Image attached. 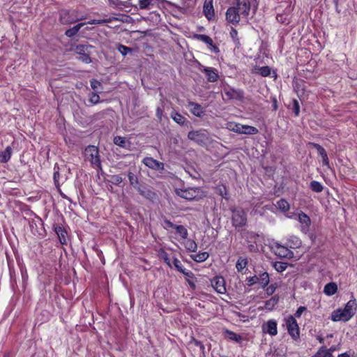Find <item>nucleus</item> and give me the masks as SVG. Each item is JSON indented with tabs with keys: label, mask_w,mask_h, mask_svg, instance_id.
Returning a JSON list of instances; mask_svg holds the SVG:
<instances>
[{
	"label": "nucleus",
	"mask_w": 357,
	"mask_h": 357,
	"mask_svg": "<svg viewBox=\"0 0 357 357\" xmlns=\"http://www.w3.org/2000/svg\"><path fill=\"white\" fill-rule=\"evenodd\" d=\"M357 310V302L355 298L349 300L344 308H338L331 314V320L333 321H347L355 314Z\"/></svg>",
	"instance_id": "f257e3e1"
},
{
	"label": "nucleus",
	"mask_w": 357,
	"mask_h": 357,
	"mask_svg": "<svg viewBox=\"0 0 357 357\" xmlns=\"http://www.w3.org/2000/svg\"><path fill=\"white\" fill-rule=\"evenodd\" d=\"M291 219L298 222V228L302 233L307 234L310 232L312 221L307 214L296 208L291 213Z\"/></svg>",
	"instance_id": "f03ea898"
},
{
	"label": "nucleus",
	"mask_w": 357,
	"mask_h": 357,
	"mask_svg": "<svg viewBox=\"0 0 357 357\" xmlns=\"http://www.w3.org/2000/svg\"><path fill=\"white\" fill-rule=\"evenodd\" d=\"M84 157L86 161H89L94 168L101 169V161L99 149L93 145H89L84 151Z\"/></svg>",
	"instance_id": "7ed1b4c3"
},
{
	"label": "nucleus",
	"mask_w": 357,
	"mask_h": 357,
	"mask_svg": "<svg viewBox=\"0 0 357 357\" xmlns=\"http://www.w3.org/2000/svg\"><path fill=\"white\" fill-rule=\"evenodd\" d=\"M231 211V223L236 228H241L247 224V214L241 208H233Z\"/></svg>",
	"instance_id": "20e7f679"
},
{
	"label": "nucleus",
	"mask_w": 357,
	"mask_h": 357,
	"mask_svg": "<svg viewBox=\"0 0 357 357\" xmlns=\"http://www.w3.org/2000/svg\"><path fill=\"white\" fill-rule=\"evenodd\" d=\"M82 20L76 10L63 9L59 12V21L62 24H73Z\"/></svg>",
	"instance_id": "39448f33"
},
{
	"label": "nucleus",
	"mask_w": 357,
	"mask_h": 357,
	"mask_svg": "<svg viewBox=\"0 0 357 357\" xmlns=\"http://www.w3.org/2000/svg\"><path fill=\"white\" fill-rule=\"evenodd\" d=\"M236 5L234 6L238 8L242 17L247 18L249 15L252 7L256 9L255 0H235Z\"/></svg>",
	"instance_id": "423d86ee"
},
{
	"label": "nucleus",
	"mask_w": 357,
	"mask_h": 357,
	"mask_svg": "<svg viewBox=\"0 0 357 357\" xmlns=\"http://www.w3.org/2000/svg\"><path fill=\"white\" fill-rule=\"evenodd\" d=\"M193 38L197 40L202 41L207 45L208 48L211 52L218 54L220 52L219 47L214 44L213 39L205 34H195Z\"/></svg>",
	"instance_id": "0eeeda50"
},
{
	"label": "nucleus",
	"mask_w": 357,
	"mask_h": 357,
	"mask_svg": "<svg viewBox=\"0 0 357 357\" xmlns=\"http://www.w3.org/2000/svg\"><path fill=\"white\" fill-rule=\"evenodd\" d=\"M242 17L238 8L231 6L227 8L226 12V20L233 25H237Z\"/></svg>",
	"instance_id": "6e6552de"
},
{
	"label": "nucleus",
	"mask_w": 357,
	"mask_h": 357,
	"mask_svg": "<svg viewBox=\"0 0 357 357\" xmlns=\"http://www.w3.org/2000/svg\"><path fill=\"white\" fill-rule=\"evenodd\" d=\"M199 70L202 73H204L208 82H215L218 80L220 76L217 69L213 67L201 66Z\"/></svg>",
	"instance_id": "1a4fd4ad"
},
{
	"label": "nucleus",
	"mask_w": 357,
	"mask_h": 357,
	"mask_svg": "<svg viewBox=\"0 0 357 357\" xmlns=\"http://www.w3.org/2000/svg\"><path fill=\"white\" fill-rule=\"evenodd\" d=\"M164 223L166 225L165 228H172L176 230V234L182 238L187 239L188 236V229L183 225H177L172 222L168 219L164 220Z\"/></svg>",
	"instance_id": "9d476101"
},
{
	"label": "nucleus",
	"mask_w": 357,
	"mask_h": 357,
	"mask_svg": "<svg viewBox=\"0 0 357 357\" xmlns=\"http://www.w3.org/2000/svg\"><path fill=\"white\" fill-rule=\"evenodd\" d=\"M199 193V188H190L188 189H181L177 192V194L181 197L188 199V200H193L195 199Z\"/></svg>",
	"instance_id": "9b49d317"
},
{
	"label": "nucleus",
	"mask_w": 357,
	"mask_h": 357,
	"mask_svg": "<svg viewBox=\"0 0 357 357\" xmlns=\"http://www.w3.org/2000/svg\"><path fill=\"white\" fill-rule=\"evenodd\" d=\"M211 286L218 294H225L227 291L225 280L222 276H215L211 280Z\"/></svg>",
	"instance_id": "f8f14e48"
},
{
	"label": "nucleus",
	"mask_w": 357,
	"mask_h": 357,
	"mask_svg": "<svg viewBox=\"0 0 357 357\" xmlns=\"http://www.w3.org/2000/svg\"><path fill=\"white\" fill-rule=\"evenodd\" d=\"M53 228L59 238L60 243L62 245H67L68 232L64 227L61 224H54L53 225Z\"/></svg>",
	"instance_id": "ddd939ff"
},
{
	"label": "nucleus",
	"mask_w": 357,
	"mask_h": 357,
	"mask_svg": "<svg viewBox=\"0 0 357 357\" xmlns=\"http://www.w3.org/2000/svg\"><path fill=\"white\" fill-rule=\"evenodd\" d=\"M270 248L271 250L278 257L282 258L287 257L289 253V250L284 246L280 245L278 242H273L271 243Z\"/></svg>",
	"instance_id": "4468645a"
},
{
	"label": "nucleus",
	"mask_w": 357,
	"mask_h": 357,
	"mask_svg": "<svg viewBox=\"0 0 357 357\" xmlns=\"http://www.w3.org/2000/svg\"><path fill=\"white\" fill-rule=\"evenodd\" d=\"M142 162L149 168L153 170H163L165 165L151 157H146L143 159Z\"/></svg>",
	"instance_id": "2eb2a0df"
},
{
	"label": "nucleus",
	"mask_w": 357,
	"mask_h": 357,
	"mask_svg": "<svg viewBox=\"0 0 357 357\" xmlns=\"http://www.w3.org/2000/svg\"><path fill=\"white\" fill-rule=\"evenodd\" d=\"M203 13L207 20H211L215 17L213 0H205L203 6Z\"/></svg>",
	"instance_id": "dca6fc26"
},
{
	"label": "nucleus",
	"mask_w": 357,
	"mask_h": 357,
	"mask_svg": "<svg viewBox=\"0 0 357 357\" xmlns=\"http://www.w3.org/2000/svg\"><path fill=\"white\" fill-rule=\"evenodd\" d=\"M161 0H139L138 6L140 10H151L158 7Z\"/></svg>",
	"instance_id": "f3484780"
},
{
	"label": "nucleus",
	"mask_w": 357,
	"mask_h": 357,
	"mask_svg": "<svg viewBox=\"0 0 357 357\" xmlns=\"http://www.w3.org/2000/svg\"><path fill=\"white\" fill-rule=\"evenodd\" d=\"M188 107L190 111V112L197 116V117H202L203 114H204V109L202 107V106L197 102L190 101L188 102Z\"/></svg>",
	"instance_id": "a211bd4d"
},
{
	"label": "nucleus",
	"mask_w": 357,
	"mask_h": 357,
	"mask_svg": "<svg viewBox=\"0 0 357 357\" xmlns=\"http://www.w3.org/2000/svg\"><path fill=\"white\" fill-rule=\"evenodd\" d=\"M276 19L278 22L288 25L290 23V8L289 6H287L285 9L281 13H278L276 16Z\"/></svg>",
	"instance_id": "6ab92c4d"
},
{
	"label": "nucleus",
	"mask_w": 357,
	"mask_h": 357,
	"mask_svg": "<svg viewBox=\"0 0 357 357\" xmlns=\"http://www.w3.org/2000/svg\"><path fill=\"white\" fill-rule=\"evenodd\" d=\"M269 275L267 272H263L257 275L256 284L259 285V288L265 289L269 284Z\"/></svg>",
	"instance_id": "aec40b11"
},
{
	"label": "nucleus",
	"mask_w": 357,
	"mask_h": 357,
	"mask_svg": "<svg viewBox=\"0 0 357 357\" xmlns=\"http://www.w3.org/2000/svg\"><path fill=\"white\" fill-rule=\"evenodd\" d=\"M310 145L317 149L319 155L321 157L323 160V165H328L329 160L326 150L321 145L317 143L310 142Z\"/></svg>",
	"instance_id": "412c9836"
},
{
	"label": "nucleus",
	"mask_w": 357,
	"mask_h": 357,
	"mask_svg": "<svg viewBox=\"0 0 357 357\" xmlns=\"http://www.w3.org/2000/svg\"><path fill=\"white\" fill-rule=\"evenodd\" d=\"M188 137L189 139L197 143H202L204 142L206 136L201 130H192L188 132Z\"/></svg>",
	"instance_id": "4be33fe9"
},
{
	"label": "nucleus",
	"mask_w": 357,
	"mask_h": 357,
	"mask_svg": "<svg viewBox=\"0 0 357 357\" xmlns=\"http://www.w3.org/2000/svg\"><path fill=\"white\" fill-rule=\"evenodd\" d=\"M137 190L142 196L151 201H153L156 197L154 192L145 187L138 186Z\"/></svg>",
	"instance_id": "5701e85b"
},
{
	"label": "nucleus",
	"mask_w": 357,
	"mask_h": 357,
	"mask_svg": "<svg viewBox=\"0 0 357 357\" xmlns=\"http://www.w3.org/2000/svg\"><path fill=\"white\" fill-rule=\"evenodd\" d=\"M279 301V296L275 295L272 296L270 299L267 300L264 306L259 307L261 310H272L275 307Z\"/></svg>",
	"instance_id": "b1692460"
},
{
	"label": "nucleus",
	"mask_w": 357,
	"mask_h": 357,
	"mask_svg": "<svg viewBox=\"0 0 357 357\" xmlns=\"http://www.w3.org/2000/svg\"><path fill=\"white\" fill-rule=\"evenodd\" d=\"M264 331L268 333L271 335H275L278 333L277 323L274 320L267 321L266 326H263Z\"/></svg>",
	"instance_id": "393cba45"
},
{
	"label": "nucleus",
	"mask_w": 357,
	"mask_h": 357,
	"mask_svg": "<svg viewBox=\"0 0 357 357\" xmlns=\"http://www.w3.org/2000/svg\"><path fill=\"white\" fill-rule=\"evenodd\" d=\"M252 73L260 75L262 77H267L271 74V68L268 66L260 67L256 65L252 68Z\"/></svg>",
	"instance_id": "a878e982"
},
{
	"label": "nucleus",
	"mask_w": 357,
	"mask_h": 357,
	"mask_svg": "<svg viewBox=\"0 0 357 357\" xmlns=\"http://www.w3.org/2000/svg\"><path fill=\"white\" fill-rule=\"evenodd\" d=\"M12 153L13 150L10 146H8L3 151H0V162H8L10 160Z\"/></svg>",
	"instance_id": "bb28decb"
},
{
	"label": "nucleus",
	"mask_w": 357,
	"mask_h": 357,
	"mask_svg": "<svg viewBox=\"0 0 357 357\" xmlns=\"http://www.w3.org/2000/svg\"><path fill=\"white\" fill-rule=\"evenodd\" d=\"M59 178H60L59 167L58 166L55 165L54 167V174H53L54 183L55 186L57 188L58 190L60 192L61 197L63 198L66 199L67 198L66 196L61 192Z\"/></svg>",
	"instance_id": "cd10ccee"
},
{
	"label": "nucleus",
	"mask_w": 357,
	"mask_h": 357,
	"mask_svg": "<svg viewBox=\"0 0 357 357\" xmlns=\"http://www.w3.org/2000/svg\"><path fill=\"white\" fill-rule=\"evenodd\" d=\"M300 337V329L296 319L291 316V338L297 340Z\"/></svg>",
	"instance_id": "c85d7f7f"
},
{
	"label": "nucleus",
	"mask_w": 357,
	"mask_h": 357,
	"mask_svg": "<svg viewBox=\"0 0 357 357\" xmlns=\"http://www.w3.org/2000/svg\"><path fill=\"white\" fill-rule=\"evenodd\" d=\"M337 291V285L335 282L326 284L324 288V293L327 296H333Z\"/></svg>",
	"instance_id": "c756f323"
},
{
	"label": "nucleus",
	"mask_w": 357,
	"mask_h": 357,
	"mask_svg": "<svg viewBox=\"0 0 357 357\" xmlns=\"http://www.w3.org/2000/svg\"><path fill=\"white\" fill-rule=\"evenodd\" d=\"M216 192L222 197V198L229 200V195L227 188L224 184H218L215 188Z\"/></svg>",
	"instance_id": "7c9ffc66"
},
{
	"label": "nucleus",
	"mask_w": 357,
	"mask_h": 357,
	"mask_svg": "<svg viewBox=\"0 0 357 357\" xmlns=\"http://www.w3.org/2000/svg\"><path fill=\"white\" fill-rule=\"evenodd\" d=\"M258 132L259 130L256 127L243 124L241 126V134L256 135Z\"/></svg>",
	"instance_id": "2f4dec72"
},
{
	"label": "nucleus",
	"mask_w": 357,
	"mask_h": 357,
	"mask_svg": "<svg viewBox=\"0 0 357 357\" xmlns=\"http://www.w3.org/2000/svg\"><path fill=\"white\" fill-rule=\"evenodd\" d=\"M84 24H86V22H82V23H79V24H76L73 28H70V29L66 30L65 32V35L68 38L73 37L78 33L79 29L82 26H84Z\"/></svg>",
	"instance_id": "473e14b6"
},
{
	"label": "nucleus",
	"mask_w": 357,
	"mask_h": 357,
	"mask_svg": "<svg viewBox=\"0 0 357 357\" xmlns=\"http://www.w3.org/2000/svg\"><path fill=\"white\" fill-rule=\"evenodd\" d=\"M241 123L229 121L225 124V128L229 131L241 134Z\"/></svg>",
	"instance_id": "72a5a7b5"
},
{
	"label": "nucleus",
	"mask_w": 357,
	"mask_h": 357,
	"mask_svg": "<svg viewBox=\"0 0 357 357\" xmlns=\"http://www.w3.org/2000/svg\"><path fill=\"white\" fill-rule=\"evenodd\" d=\"M312 357H333V355L331 351L328 350L325 346H323Z\"/></svg>",
	"instance_id": "f704fd0d"
},
{
	"label": "nucleus",
	"mask_w": 357,
	"mask_h": 357,
	"mask_svg": "<svg viewBox=\"0 0 357 357\" xmlns=\"http://www.w3.org/2000/svg\"><path fill=\"white\" fill-rule=\"evenodd\" d=\"M191 257L195 261L200 263L205 261L209 257V254L207 252H199Z\"/></svg>",
	"instance_id": "c9c22d12"
},
{
	"label": "nucleus",
	"mask_w": 357,
	"mask_h": 357,
	"mask_svg": "<svg viewBox=\"0 0 357 357\" xmlns=\"http://www.w3.org/2000/svg\"><path fill=\"white\" fill-rule=\"evenodd\" d=\"M171 117L176 123L179 125H184L186 121V119L180 113L176 112H172L171 114Z\"/></svg>",
	"instance_id": "e433bc0d"
},
{
	"label": "nucleus",
	"mask_w": 357,
	"mask_h": 357,
	"mask_svg": "<svg viewBox=\"0 0 357 357\" xmlns=\"http://www.w3.org/2000/svg\"><path fill=\"white\" fill-rule=\"evenodd\" d=\"M276 207L282 212H286L289 209L290 204L289 202L284 199H281L277 202Z\"/></svg>",
	"instance_id": "4c0bfd02"
},
{
	"label": "nucleus",
	"mask_w": 357,
	"mask_h": 357,
	"mask_svg": "<svg viewBox=\"0 0 357 357\" xmlns=\"http://www.w3.org/2000/svg\"><path fill=\"white\" fill-rule=\"evenodd\" d=\"M158 256L160 259L163 260V261L170 268H172V264L170 261V259L169 257V255L167 252L163 249L160 248L158 251Z\"/></svg>",
	"instance_id": "58836bf2"
},
{
	"label": "nucleus",
	"mask_w": 357,
	"mask_h": 357,
	"mask_svg": "<svg viewBox=\"0 0 357 357\" xmlns=\"http://www.w3.org/2000/svg\"><path fill=\"white\" fill-rule=\"evenodd\" d=\"M248 259L246 258L239 257L236 264V268L238 272H242L248 265Z\"/></svg>",
	"instance_id": "ea45409f"
},
{
	"label": "nucleus",
	"mask_w": 357,
	"mask_h": 357,
	"mask_svg": "<svg viewBox=\"0 0 357 357\" xmlns=\"http://www.w3.org/2000/svg\"><path fill=\"white\" fill-rule=\"evenodd\" d=\"M225 333L228 335V338L231 340H234L236 342H240L242 340V336L237 334L227 329Z\"/></svg>",
	"instance_id": "a19ab883"
},
{
	"label": "nucleus",
	"mask_w": 357,
	"mask_h": 357,
	"mask_svg": "<svg viewBox=\"0 0 357 357\" xmlns=\"http://www.w3.org/2000/svg\"><path fill=\"white\" fill-rule=\"evenodd\" d=\"M185 247L188 251L192 252H195L197 250V244L192 239L187 240Z\"/></svg>",
	"instance_id": "79ce46f5"
},
{
	"label": "nucleus",
	"mask_w": 357,
	"mask_h": 357,
	"mask_svg": "<svg viewBox=\"0 0 357 357\" xmlns=\"http://www.w3.org/2000/svg\"><path fill=\"white\" fill-rule=\"evenodd\" d=\"M310 188L315 192H321L324 188L322 184L317 181H312L310 184Z\"/></svg>",
	"instance_id": "37998d69"
},
{
	"label": "nucleus",
	"mask_w": 357,
	"mask_h": 357,
	"mask_svg": "<svg viewBox=\"0 0 357 357\" xmlns=\"http://www.w3.org/2000/svg\"><path fill=\"white\" fill-rule=\"evenodd\" d=\"M128 177L130 184L137 189V188L138 187L137 185L139 184V180L137 176L134 173L129 172L128 174Z\"/></svg>",
	"instance_id": "c03bdc74"
},
{
	"label": "nucleus",
	"mask_w": 357,
	"mask_h": 357,
	"mask_svg": "<svg viewBox=\"0 0 357 357\" xmlns=\"http://www.w3.org/2000/svg\"><path fill=\"white\" fill-rule=\"evenodd\" d=\"M288 264L283 261H275L273 264V267L278 272L282 273L287 268Z\"/></svg>",
	"instance_id": "a18cd8bd"
},
{
	"label": "nucleus",
	"mask_w": 357,
	"mask_h": 357,
	"mask_svg": "<svg viewBox=\"0 0 357 357\" xmlns=\"http://www.w3.org/2000/svg\"><path fill=\"white\" fill-rule=\"evenodd\" d=\"M114 143L122 148H125L126 145V142L125 137L121 136H116L114 138Z\"/></svg>",
	"instance_id": "49530a36"
},
{
	"label": "nucleus",
	"mask_w": 357,
	"mask_h": 357,
	"mask_svg": "<svg viewBox=\"0 0 357 357\" xmlns=\"http://www.w3.org/2000/svg\"><path fill=\"white\" fill-rule=\"evenodd\" d=\"M89 101L93 104V105H96L97 103L99 102L100 101V96L94 93V92H91L90 94H89Z\"/></svg>",
	"instance_id": "de8ad7c7"
},
{
	"label": "nucleus",
	"mask_w": 357,
	"mask_h": 357,
	"mask_svg": "<svg viewBox=\"0 0 357 357\" xmlns=\"http://www.w3.org/2000/svg\"><path fill=\"white\" fill-rule=\"evenodd\" d=\"M173 264L174 268L180 273L184 269L182 263L176 257H173Z\"/></svg>",
	"instance_id": "09e8293b"
},
{
	"label": "nucleus",
	"mask_w": 357,
	"mask_h": 357,
	"mask_svg": "<svg viewBox=\"0 0 357 357\" xmlns=\"http://www.w3.org/2000/svg\"><path fill=\"white\" fill-rule=\"evenodd\" d=\"M89 47L90 46L85 45H78L76 46L75 52L79 55H82L83 53H86L87 52Z\"/></svg>",
	"instance_id": "8fccbe9b"
},
{
	"label": "nucleus",
	"mask_w": 357,
	"mask_h": 357,
	"mask_svg": "<svg viewBox=\"0 0 357 357\" xmlns=\"http://www.w3.org/2000/svg\"><path fill=\"white\" fill-rule=\"evenodd\" d=\"M122 181L123 178L120 175H112L111 177V182L116 185H119Z\"/></svg>",
	"instance_id": "3c124183"
},
{
	"label": "nucleus",
	"mask_w": 357,
	"mask_h": 357,
	"mask_svg": "<svg viewBox=\"0 0 357 357\" xmlns=\"http://www.w3.org/2000/svg\"><path fill=\"white\" fill-rule=\"evenodd\" d=\"M301 241L296 236H291V249L292 248H298L301 246Z\"/></svg>",
	"instance_id": "603ef678"
},
{
	"label": "nucleus",
	"mask_w": 357,
	"mask_h": 357,
	"mask_svg": "<svg viewBox=\"0 0 357 357\" xmlns=\"http://www.w3.org/2000/svg\"><path fill=\"white\" fill-rule=\"evenodd\" d=\"M276 287H277L276 283L271 284L268 287L267 286L266 289V293L267 294V295L271 296V295L273 294V293L275 292V291L276 289Z\"/></svg>",
	"instance_id": "864d4df0"
},
{
	"label": "nucleus",
	"mask_w": 357,
	"mask_h": 357,
	"mask_svg": "<svg viewBox=\"0 0 357 357\" xmlns=\"http://www.w3.org/2000/svg\"><path fill=\"white\" fill-rule=\"evenodd\" d=\"M79 59L85 63H90L91 62V56L87 52L83 53L80 55Z\"/></svg>",
	"instance_id": "5fc2aeb1"
},
{
	"label": "nucleus",
	"mask_w": 357,
	"mask_h": 357,
	"mask_svg": "<svg viewBox=\"0 0 357 357\" xmlns=\"http://www.w3.org/2000/svg\"><path fill=\"white\" fill-rule=\"evenodd\" d=\"M256 279H257V275H255L251 276V277H248L246 278V280H245L247 285L249 286V287H252L254 284H256Z\"/></svg>",
	"instance_id": "6e6d98bb"
},
{
	"label": "nucleus",
	"mask_w": 357,
	"mask_h": 357,
	"mask_svg": "<svg viewBox=\"0 0 357 357\" xmlns=\"http://www.w3.org/2000/svg\"><path fill=\"white\" fill-rule=\"evenodd\" d=\"M119 50L123 55H126L128 52H131V48L123 45H119Z\"/></svg>",
	"instance_id": "4d7b16f0"
},
{
	"label": "nucleus",
	"mask_w": 357,
	"mask_h": 357,
	"mask_svg": "<svg viewBox=\"0 0 357 357\" xmlns=\"http://www.w3.org/2000/svg\"><path fill=\"white\" fill-rule=\"evenodd\" d=\"M109 22V20L107 19H102V20H91L89 22H87L86 24H105Z\"/></svg>",
	"instance_id": "13d9d810"
},
{
	"label": "nucleus",
	"mask_w": 357,
	"mask_h": 357,
	"mask_svg": "<svg viewBox=\"0 0 357 357\" xmlns=\"http://www.w3.org/2000/svg\"><path fill=\"white\" fill-rule=\"evenodd\" d=\"M307 310V308L305 307V306H301L298 308V310H296V312H295L294 314V317H293L294 319L295 318H299L301 317V316L302 315V314L305 312Z\"/></svg>",
	"instance_id": "bf43d9fd"
},
{
	"label": "nucleus",
	"mask_w": 357,
	"mask_h": 357,
	"mask_svg": "<svg viewBox=\"0 0 357 357\" xmlns=\"http://www.w3.org/2000/svg\"><path fill=\"white\" fill-rule=\"evenodd\" d=\"M191 342L197 347H199V349L202 351V352H204L205 347L203 344V343L195 338L192 337Z\"/></svg>",
	"instance_id": "052dcab7"
},
{
	"label": "nucleus",
	"mask_w": 357,
	"mask_h": 357,
	"mask_svg": "<svg viewBox=\"0 0 357 357\" xmlns=\"http://www.w3.org/2000/svg\"><path fill=\"white\" fill-rule=\"evenodd\" d=\"M230 36L231 38L233 39V40L234 42L236 41H238V31L236 29H234V27H231V31H230Z\"/></svg>",
	"instance_id": "680f3d73"
},
{
	"label": "nucleus",
	"mask_w": 357,
	"mask_h": 357,
	"mask_svg": "<svg viewBox=\"0 0 357 357\" xmlns=\"http://www.w3.org/2000/svg\"><path fill=\"white\" fill-rule=\"evenodd\" d=\"M185 276L187 277V278H193L195 275L191 271L186 270L184 268L181 272Z\"/></svg>",
	"instance_id": "e2e57ef3"
},
{
	"label": "nucleus",
	"mask_w": 357,
	"mask_h": 357,
	"mask_svg": "<svg viewBox=\"0 0 357 357\" xmlns=\"http://www.w3.org/2000/svg\"><path fill=\"white\" fill-rule=\"evenodd\" d=\"M293 107H294V112L295 113V115L298 116L299 114L300 109H299V104L297 100H294Z\"/></svg>",
	"instance_id": "0e129e2a"
},
{
	"label": "nucleus",
	"mask_w": 357,
	"mask_h": 357,
	"mask_svg": "<svg viewBox=\"0 0 357 357\" xmlns=\"http://www.w3.org/2000/svg\"><path fill=\"white\" fill-rule=\"evenodd\" d=\"M258 236H259V235L257 234H256L255 232H254V231H248L247 232L246 238L248 239H253V240H255Z\"/></svg>",
	"instance_id": "69168bd1"
},
{
	"label": "nucleus",
	"mask_w": 357,
	"mask_h": 357,
	"mask_svg": "<svg viewBox=\"0 0 357 357\" xmlns=\"http://www.w3.org/2000/svg\"><path fill=\"white\" fill-rule=\"evenodd\" d=\"M285 323L287 332L290 334V317H285Z\"/></svg>",
	"instance_id": "338daca9"
},
{
	"label": "nucleus",
	"mask_w": 357,
	"mask_h": 357,
	"mask_svg": "<svg viewBox=\"0 0 357 357\" xmlns=\"http://www.w3.org/2000/svg\"><path fill=\"white\" fill-rule=\"evenodd\" d=\"M186 282L188 283V284L192 289H195L196 288V284L193 281L190 280L188 278H186Z\"/></svg>",
	"instance_id": "774afa93"
}]
</instances>
